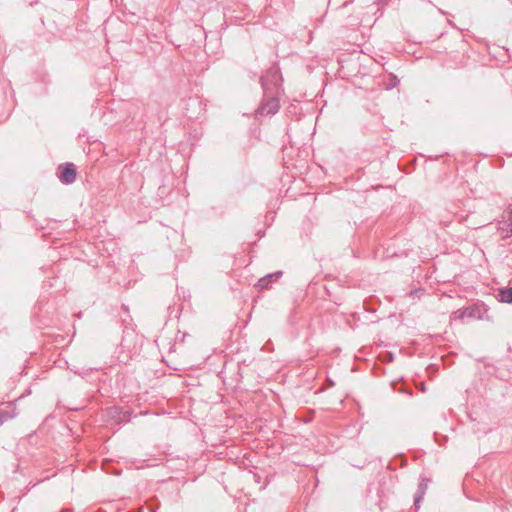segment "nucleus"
I'll use <instances>...</instances> for the list:
<instances>
[{
	"label": "nucleus",
	"instance_id": "f257e3e1",
	"mask_svg": "<svg viewBox=\"0 0 512 512\" xmlns=\"http://www.w3.org/2000/svg\"><path fill=\"white\" fill-rule=\"evenodd\" d=\"M281 81L282 78L279 71L276 68L269 69L260 78V83L264 91V95H267V92H272L274 88H278L281 84Z\"/></svg>",
	"mask_w": 512,
	"mask_h": 512
},
{
	"label": "nucleus",
	"instance_id": "f03ea898",
	"mask_svg": "<svg viewBox=\"0 0 512 512\" xmlns=\"http://www.w3.org/2000/svg\"><path fill=\"white\" fill-rule=\"evenodd\" d=\"M280 108V103L277 97L270 96V92H267V95H264V99L261 102L259 108L256 110L255 116L256 118L260 116L266 115H274L278 112Z\"/></svg>",
	"mask_w": 512,
	"mask_h": 512
},
{
	"label": "nucleus",
	"instance_id": "7ed1b4c3",
	"mask_svg": "<svg viewBox=\"0 0 512 512\" xmlns=\"http://www.w3.org/2000/svg\"><path fill=\"white\" fill-rule=\"evenodd\" d=\"M488 312H489V307L485 303L476 302V303H473L472 305L466 307L463 310L462 315H467V317H469V318L489 321L492 319V317L489 316Z\"/></svg>",
	"mask_w": 512,
	"mask_h": 512
},
{
	"label": "nucleus",
	"instance_id": "20e7f679",
	"mask_svg": "<svg viewBox=\"0 0 512 512\" xmlns=\"http://www.w3.org/2000/svg\"><path fill=\"white\" fill-rule=\"evenodd\" d=\"M59 179L63 184H71L75 181L77 176L76 167L73 163H66L59 167Z\"/></svg>",
	"mask_w": 512,
	"mask_h": 512
},
{
	"label": "nucleus",
	"instance_id": "39448f33",
	"mask_svg": "<svg viewBox=\"0 0 512 512\" xmlns=\"http://www.w3.org/2000/svg\"><path fill=\"white\" fill-rule=\"evenodd\" d=\"M282 275L281 271L268 274L262 278H260L256 284L257 288L259 290L267 289L269 288V285L271 282L276 281L278 278H280Z\"/></svg>",
	"mask_w": 512,
	"mask_h": 512
},
{
	"label": "nucleus",
	"instance_id": "423d86ee",
	"mask_svg": "<svg viewBox=\"0 0 512 512\" xmlns=\"http://www.w3.org/2000/svg\"><path fill=\"white\" fill-rule=\"evenodd\" d=\"M107 415L114 419L117 423L128 421L127 413L123 412L119 407L116 406L108 408Z\"/></svg>",
	"mask_w": 512,
	"mask_h": 512
},
{
	"label": "nucleus",
	"instance_id": "0eeeda50",
	"mask_svg": "<svg viewBox=\"0 0 512 512\" xmlns=\"http://www.w3.org/2000/svg\"><path fill=\"white\" fill-rule=\"evenodd\" d=\"M498 230L501 231L503 239L512 236V210L509 212L508 220L499 223Z\"/></svg>",
	"mask_w": 512,
	"mask_h": 512
},
{
	"label": "nucleus",
	"instance_id": "6e6552de",
	"mask_svg": "<svg viewBox=\"0 0 512 512\" xmlns=\"http://www.w3.org/2000/svg\"><path fill=\"white\" fill-rule=\"evenodd\" d=\"M496 298L499 302L512 304V287L499 289Z\"/></svg>",
	"mask_w": 512,
	"mask_h": 512
},
{
	"label": "nucleus",
	"instance_id": "1a4fd4ad",
	"mask_svg": "<svg viewBox=\"0 0 512 512\" xmlns=\"http://www.w3.org/2000/svg\"><path fill=\"white\" fill-rule=\"evenodd\" d=\"M427 490V483L425 482V479L422 480V482L418 485L417 492L414 497V506L417 509L420 507V502L423 499L425 493Z\"/></svg>",
	"mask_w": 512,
	"mask_h": 512
},
{
	"label": "nucleus",
	"instance_id": "9d476101",
	"mask_svg": "<svg viewBox=\"0 0 512 512\" xmlns=\"http://www.w3.org/2000/svg\"><path fill=\"white\" fill-rule=\"evenodd\" d=\"M7 411H3L0 409V425H2L7 419L11 418Z\"/></svg>",
	"mask_w": 512,
	"mask_h": 512
},
{
	"label": "nucleus",
	"instance_id": "9b49d317",
	"mask_svg": "<svg viewBox=\"0 0 512 512\" xmlns=\"http://www.w3.org/2000/svg\"><path fill=\"white\" fill-rule=\"evenodd\" d=\"M462 312L463 310H457L456 312H454V317L455 318H459V319H463L464 317H467V315H462Z\"/></svg>",
	"mask_w": 512,
	"mask_h": 512
},
{
	"label": "nucleus",
	"instance_id": "f8f14e48",
	"mask_svg": "<svg viewBox=\"0 0 512 512\" xmlns=\"http://www.w3.org/2000/svg\"><path fill=\"white\" fill-rule=\"evenodd\" d=\"M391 0H377V4L381 7H384L389 4Z\"/></svg>",
	"mask_w": 512,
	"mask_h": 512
},
{
	"label": "nucleus",
	"instance_id": "ddd939ff",
	"mask_svg": "<svg viewBox=\"0 0 512 512\" xmlns=\"http://www.w3.org/2000/svg\"><path fill=\"white\" fill-rule=\"evenodd\" d=\"M34 309H37L39 312L43 310V303L42 301H39Z\"/></svg>",
	"mask_w": 512,
	"mask_h": 512
},
{
	"label": "nucleus",
	"instance_id": "4468645a",
	"mask_svg": "<svg viewBox=\"0 0 512 512\" xmlns=\"http://www.w3.org/2000/svg\"><path fill=\"white\" fill-rule=\"evenodd\" d=\"M159 504L156 505L155 507H149V512H157V510L159 509Z\"/></svg>",
	"mask_w": 512,
	"mask_h": 512
},
{
	"label": "nucleus",
	"instance_id": "2eb2a0df",
	"mask_svg": "<svg viewBox=\"0 0 512 512\" xmlns=\"http://www.w3.org/2000/svg\"><path fill=\"white\" fill-rule=\"evenodd\" d=\"M70 370L72 372H74L75 374H80V371L79 370H76V368H70Z\"/></svg>",
	"mask_w": 512,
	"mask_h": 512
},
{
	"label": "nucleus",
	"instance_id": "dca6fc26",
	"mask_svg": "<svg viewBox=\"0 0 512 512\" xmlns=\"http://www.w3.org/2000/svg\"><path fill=\"white\" fill-rule=\"evenodd\" d=\"M388 361H393V355L392 354H389Z\"/></svg>",
	"mask_w": 512,
	"mask_h": 512
}]
</instances>
